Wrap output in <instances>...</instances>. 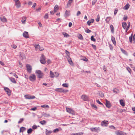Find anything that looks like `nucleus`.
<instances>
[{"instance_id":"nucleus-1","label":"nucleus","mask_w":135,"mask_h":135,"mask_svg":"<svg viewBox=\"0 0 135 135\" xmlns=\"http://www.w3.org/2000/svg\"><path fill=\"white\" fill-rule=\"evenodd\" d=\"M55 90L60 93H66L68 91V90H65L62 88H56L55 89Z\"/></svg>"},{"instance_id":"nucleus-2","label":"nucleus","mask_w":135,"mask_h":135,"mask_svg":"<svg viewBox=\"0 0 135 135\" xmlns=\"http://www.w3.org/2000/svg\"><path fill=\"white\" fill-rule=\"evenodd\" d=\"M36 73L38 74L37 76L38 78H42L43 75V73L39 70H36Z\"/></svg>"},{"instance_id":"nucleus-3","label":"nucleus","mask_w":135,"mask_h":135,"mask_svg":"<svg viewBox=\"0 0 135 135\" xmlns=\"http://www.w3.org/2000/svg\"><path fill=\"white\" fill-rule=\"evenodd\" d=\"M40 62L43 64H44L45 63L46 61H45V58L44 55L41 54V56L40 57Z\"/></svg>"},{"instance_id":"nucleus-4","label":"nucleus","mask_w":135,"mask_h":135,"mask_svg":"<svg viewBox=\"0 0 135 135\" xmlns=\"http://www.w3.org/2000/svg\"><path fill=\"white\" fill-rule=\"evenodd\" d=\"M116 135H127L126 133L120 131H117L115 132Z\"/></svg>"},{"instance_id":"nucleus-5","label":"nucleus","mask_w":135,"mask_h":135,"mask_svg":"<svg viewBox=\"0 0 135 135\" xmlns=\"http://www.w3.org/2000/svg\"><path fill=\"white\" fill-rule=\"evenodd\" d=\"M36 78V76L34 74H32L30 76L29 79L31 81H33L35 80Z\"/></svg>"},{"instance_id":"nucleus-6","label":"nucleus","mask_w":135,"mask_h":135,"mask_svg":"<svg viewBox=\"0 0 135 135\" xmlns=\"http://www.w3.org/2000/svg\"><path fill=\"white\" fill-rule=\"evenodd\" d=\"M81 98L84 101H88L89 100L88 97L85 95H82L81 97Z\"/></svg>"},{"instance_id":"nucleus-7","label":"nucleus","mask_w":135,"mask_h":135,"mask_svg":"<svg viewBox=\"0 0 135 135\" xmlns=\"http://www.w3.org/2000/svg\"><path fill=\"white\" fill-rule=\"evenodd\" d=\"M66 109L67 112L69 113L72 114H74L75 113L74 111L69 108H66Z\"/></svg>"},{"instance_id":"nucleus-8","label":"nucleus","mask_w":135,"mask_h":135,"mask_svg":"<svg viewBox=\"0 0 135 135\" xmlns=\"http://www.w3.org/2000/svg\"><path fill=\"white\" fill-rule=\"evenodd\" d=\"M25 98L27 99H32L35 98V96L33 95H26L25 96Z\"/></svg>"},{"instance_id":"nucleus-9","label":"nucleus","mask_w":135,"mask_h":135,"mask_svg":"<svg viewBox=\"0 0 135 135\" xmlns=\"http://www.w3.org/2000/svg\"><path fill=\"white\" fill-rule=\"evenodd\" d=\"M27 71L29 73L31 72V70L32 69L31 66L28 64L26 65Z\"/></svg>"},{"instance_id":"nucleus-10","label":"nucleus","mask_w":135,"mask_h":135,"mask_svg":"<svg viewBox=\"0 0 135 135\" xmlns=\"http://www.w3.org/2000/svg\"><path fill=\"white\" fill-rule=\"evenodd\" d=\"M67 58L69 64L71 65H73V62L70 57L68 55V57H67Z\"/></svg>"},{"instance_id":"nucleus-11","label":"nucleus","mask_w":135,"mask_h":135,"mask_svg":"<svg viewBox=\"0 0 135 135\" xmlns=\"http://www.w3.org/2000/svg\"><path fill=\"white\" fill-rule=\"evenodd\" d=\"M108 121L104 120L102 121L101 123V125L103 126H107L108 125Z\"/></svg>"},{"instance_id":"nucleus-12","label":"nucleus","mask_w":135,"mask_h":135,"mask_svg":"<svg viewBox=\"0 0 135 135\" xmlns=\"http://www.w3.org/2000/svg\"><path fill=\"white\" fill-rule=\"evenodd\" d=\"M4 89L6 92H7V94L8 95H10L11 94V92L9 88L7 87H4Z\"/></svg>"},{"instance_id":"nucleus-13","label":"nucleus","mask_w":135,"mask_h":135,"mask_svg":"<svg viewBox=\"0 0 135 135\" xmlns=\"http://www.w3.org/2000/svg\"><path fill=\"white\" fill-rule=\"evenodd\" d=\"M23 36L26 38H29V35L28 32H27L25 31L23 33Z\"/></svg>"},{"instance_id":"nucleus-14","label":"nucleus","mask_w":135,"mask_h":135,"mask_svg":"<svg viewBox=\"0 0 135 135\" xmlns=\"http://www.w3.org/2000/svg\"><path fill=\"white\" fill-rule=\"evenodd\" d=\"M105 105L107 107L109 108L111 107L110 103V102L107 100H105Z\"/></svg>"},{"instance_id":"nucleus-15","label":"nucleus","mask_w":135,"mask_h":135,"mask_svg":"<svg viewBox=\"0 0 135 135\" xmlns=\"http://www.w3.org/2000/svg\"><path fill=\"white\" fill-rule=\"evenodd\" d=\"M50 77L51 78H54V77H55L54 73H53L51 70L50 71Z\"/></svg>"},{"instance_id":"nucleus-16","label":"nucleus","mask_w":135,"mask_h":135,"mask_svg":"<svg viewBox=\"0 0 135 135\" xmlns=\"http://www.w3.org/2000/svg\"><path fill=\"white\" fill-rule=\"evenodd\" d=\"M35 47L36 49H39L40 51H42L44 50L43 48V47H40L39 45H36L35 46Z\"/></svg>"},{"instance_id":"nucleus-17","label":"nucleus","mask_w":135,"mask_h":135,"mask_svg":"<svg viewBox=\"0 0 135 135\" xmlns=\"http://www.w3.org/2000/svg\"><path fill=\"white\" fill-rule=\"evenodd\" d=\"M0 19L2 22H7V20L4 16L1 17Z\"/></svg>"},{"instance_id":"nucleus-18","label":"nucleus","mask_w":135,"mask_h":135,"mask_svg":"<svg viewBox=\"0 0 135 135\" xmlns=\"http://www.w3.org/2000/svg\"><path fill=\"white\" fill-rule=\"evenodd\" d=\"M70 14V11L68 10H66L65 13V16L67 17L69 16Z\"/></svg>"},{"instance_id":"nucleus-19","label":"nucleus","mask_w":135,"mask_h":135,"mask_svg":"<svg viewBox=\"0 0 135 135\" xmlns=\"http://www.w3.org/2000/svg\"><path fill=\"white\" fill-rule=\"evenodd\" d=\"M94 21V20L93 19H91V20L88 21L87 22V24L89 25H90L91 23H93Z\"/></svg>"},{"instance_id":"nucleus-20","label":"nucleus","mask_w":135,"mask_h":135,"mask_svg":"<svg viewBox=\"0 0 135 135\" xmlns=\"http://www.w3.org/2000/svg\"><path fill=\"white\" fill-rule=\"evenodd\" d=\"M9 79L12 83H16V81L15 79L14 78L12 77H10L9 78Z\"/></svg>"},{"instance_id":"nucleus-21","label":"nucleus","mask_w":135,"mask_h":135,"mask_svg":"<svg viewBox=\"0 0 135 135\" xmlns=\"http://www.w3.org/2000/svg\"><path fill=\"white\" fill-rule=\"evenodd\" d=\"M26 20V17L25 16L23 17L21 20V22L22 23L24 24L25 23V21Z\"/></svg>"},{"instance_id":"nucleus-22","label":"nucleus","mask_w":135,"mask_h":135,"mask_svg":"<svg viewBox=\"0 0 135 135\" xmlns=\"http://www.w3.org/2000/svg\"><path fill=\"white\" fill-rule=\"evenodd\" d=\"M45 132L46 135H49L52 133V131L51 130H48L47 129H46Z\"/></svg>"},{"instance_id":"nucleus-23","label":"nucleus","mask_w":135,"mask_h":135,"mask_svg":"<svg viewBox=\"0 0 135 135\" xmlns=\"http://www.w3.org/2000/svg\"><path fill=\"white\" fill-rule=\"evenodd\" d=\"M111 40L113 43V44L114 45H115L116 42L115 40V38L114 37L112 36L111 37Z\"/></svg>"},{"instance_id":"nucleus-24","label":"nucleus","mask_w":135,"mask_h":135,"mask_svg":"<svg viewBox=\"0 0 135 135\" xmlns=\"http://www.w3.org/2000/svg\"><path fill=\"white\" fill-rule=\"evenodd\" d=\"M127 23L126 22H123L122 23V26L123 28L125 29L126 28Z\"/></svg>"},{"instance_id":"nucleus-25","label":"nucleus","mask_w":135,"mask_h":135,"mask_svg":"<svg viewBox=\"0 0 135 135\" xmlns=\"http://www.w3.org/2000/svg\"><path fill=\"white\" fill-rule=\"evenodd\" d=\"M20 57L22 58V59H25L26 58L25 55L21 53L20 54Z\"/></svg>"},{"instance_id":"nucleus-26","label":"nucleus","mask_w":135,"mask_h":135,"mask_svg":"<svg viewBox=\"0 0 135 135\" xmlns=\"http://www.w3.org/2000/svg\"><path fill=\"white\" fill-rule=\"evenodd\" d=\"M120 105L123 107H124L125 105L124 102L122 99L120 100Z\"/></svg>"},{"instance_id":"nucleus-27","label":"nucleus","mask_w":135,"mask_h":135,"mask_svg":"<svg viewBox=\"0 0 135 135\" xmlns=\"http://www.w3.org/2000/svg\"><path fill=\"white\" fill-rule=\"evenodd\" d=\"M15 5L17 8H19L21 6V4L20 2H16Z\"/></svg>"},{"instance_id":"nucleus-28","label":"nucleus","mask_w":135,"mask_h":135,"mask_svg":"<svg viewBox=\"0 0 135 135\" xmlns=\"http://www.w3.org/2000/svg\"><path fill=\"white\" fill-rule=\"evenodd\" d=\"M62 34L64 36V37H67L69 36V35L67 33L65 32H63Z\"/></svg>"},{"instance_id":"nucleus-29","label":"nucleus","mask_w":135,"mask_h":135,"mask_svg":"<svg viewBox=\"0 0 135 135\" xmlns=\"http://www.w3.org/2000/svg\"><path fill=\"white\" fill-rule=\"evenodd\" d=\"M129 7V5L128 4H127L124 7V9L126 10L128 9Z\"/></svg>"},{"instance_id":"nucleus-30","label":"nucleus","mask_w":135,"mask_h":135,"mask_svg":"<svg viewBox=\"0 0 135 135\" xmlns=\"http://www.w3.org/2000/svg\"><path fill=\"white\" fill-rule=\"evenodd\" d=\"M111 19V18L110 17H107L105 19V21L107 23H108Z\"/></svg>"},{"instance_id":"nucleus-31","label":"nucleus","mask_w":135,"mask_h":135,"mask_svg":"<svg viewBox=\"0 0 135 135\" xmlns=\"http://www.w3.org/2000/svg\"><path fill=\"white\" fill-rule=\"evenodd\" d=\"M58 6L57 5H56L54 7V12H56L58 9Z\"/></svg>"},{"instance_id":"nucleus-32","label":"nucleus","mask_w":135,"mask_h":135,"mask_svg":"<svg viewBox=\"0 0 135 135\" xmlns=\"http://www.w3.org/2000/svg\"><path fill=\"white\" fill-rule=\"evenodd\" d=\"M120 50L124 54L127 55V52L125 51L122 48H121Z\"/></svg>"},{"instance_id":"nucleus-33","label":"nucleus","mask_w":135,"mask_h":135,"mask_svg":"<svg viewBox=\"0 0 135 135\" xmlns=\"http://www.w3.org/2000/svg\"><path fill=\"white\" fill-rule=\"evenodd\" d=\"M40 123L42 125H44L46 124V122L45 120L40 121Z\"/></svg>"},{"instance_id":"nucleus-34","label":"nucleus","mask_w":135,"mask_h":135,"mask_svg":"<svg viewBox=\"0 0 135 135\" xmlns=\"http://www.w3.org/2000/svg\"><path fill=\"white\" fill-rule=\"evenodd\" d=\"M113 92L116 93H117L119 92V90L118 89L115 88L113 90Z\"/></svg>"},{"instance_id":"nucleus-35","label":"nucleus","mask_w":135,"mask_h":135,"mask_svg":"<svg viewBox=\"0 0 135 135\" xmlns=\"http://www.w3.org/2000/svg\"><path fill=\"white\" fill-rule=\"evenodd\" d=\"M41 107L45 108H49V106L48 105H41Z\"/></svg>"},{"instance_id":"nucleus-36","label":"nucleus","mask_w":135,"mask_h":135,"mask_svg":"<svg viewBox=\"0 0 135 135\" xmlns=\"http://www.w3.org/2000/svg\"><path fill=\"white\" fill-rule=\"evenodd\" d=\"M110 28L111 30V32L113 33L114 32V30L113 25H111L110 26Z\"/></svg>"},{"instance_id":"nucleus-37","label":"nucleus","mask_w":135,"mask_h":135,"mask_svg":"<svg viewBox=\"0 0 135 135\" xmlns=\"http://www.w3.org/2000/svg\"><path fill=\"white\" fill-rule=\"evenodd\" d=\"M99 95L101 97H104V94L101 91H100L99 93Z\"/></svg>"},{"instance_id":"nucleus-38","label":"nucleus","mask_w":135,"mask_h":135,"mask_svg":"<svg viewBox=\"0 0 135 135\" xmlns=\"http://www.w3.org/2000/svg\"><path fill=\"white\" fill-rule=\"evenodd\" d=\"M26 130V128L23 127H22L20 128V131L21 132H23V131H25Z\"/></svg>"},{"instance_id":"nucleus-39","label":"nucleus","mask_w":135,"mask_h":135,"mask_svg":"<svg viewBox=\"0 0 135 135\" xmlns=\"http://www.w3.org/2000/svg\"><path fill=\"white\" fill-rule=\"evenodd\" d=\"M132 34H131V36L129 37V41L130 42L132 43Z\"/></svg>"},{"instance_id":"nucleus-40","label":"nucleus","mask_w":135,"mask_h":135,"mask_svg":"<svg viewBox=\"0 0 135 135\" xmlns=\"http://www.w3.org/2000/svg\"><path fill=\"white\" fill-rule=\"evenodd\" d=\"M32 130L31 128L29 129L27 131V132L28 134L31 133L32 132Z\"/></svg>"},{"instance_id":"nucleus-41","label":"nucleus","mask_w":135,"mask_h":135,"mask_svg":"<svg viewBox=\"0 0 135 135\" xmlns=\"http://www.w3.org/2000/svg\"><path fill=\"white\" fill-rule=\"evenodd\" d=\"M91 40L94 42H95L96 41V39L94 38V36H92L90 38Z\"/></svg>"},{"instance_id":"nucleus-42","label":"nucleus","mask_w":135,"mask_h":135,"mask_svg":"<svg viewBox=\"0 0 135 135\" xmlns=\"http://www.w3.org/2000/svg\"><path fill=\"white\" fill-rule=\"evenodd\" d=\"M72 1H71V0H69V1H68L67 5L68 6H70V5L72 3Z\"/></svg>"},{"instance_id":"nucleus-43","label":"nucleus","mask_w":135,"mask_h":135,"mask_svg":"<svg viewBox=\"0 0 135 135\" xmlns=\"http://www.w3.org/2000/svg\"><path fill=\"white\" fill-rule=\"evenodd\" d=\"M78 38L80 40H83V38L82 35L80 34H79L78 36Z\"/></svg>"},{"instance_id":"nucleus-44","label":"nucleus","mask_w":135,"mask_h":135,"mask_svg":"<svg viewBox=\"0 0 135 135\" xmlns=\"http://www.w3.org/2000/svg\"><path fill=\"white\" fill-rule=\"evenodd\" d=\"M54 73L55 76V78H56L58 77L59 75V73L57 72H55Z\"/></svg>"},{"instance_id":"nucleus-45","label":"nucleus","mask_w":135,"mask_h":135,"mask_svg":"<svg viewBox=\"0 0 135 135\" xmlns=\"http://www.w3.org/2000/svg\"><path fill=\"white\" fill-rule=\"evenodd\" d=\"M85 32L87 33H90L91 31L89 30L88 28L85 30Z\"/></svg>"},{"instance_id":"nucleus-46","label":"nucleus","mask_w":135,"mask_h":135,"mask_svg":"<svg viewBox=\"0 0 135 135\" xmlns=\"http://www.w3.org/2000/svg\"><path fill=\"white\" fill-rule=\"evenodd\" d=\"M62 86L63 87L67 88L68 87V84L66 83H64L62 84Z\"/></svg>"},{"instance_id":"nucleus-47","label":"nucleus","mask_w":135,"mask_h":135,"mask_svg":"<svg viewBox=\"0 0 135 135\" xmlns=\"http://www.w3.org/2000/svg\"><path fill=\"white\" fill-rule=\"evenodd\" d=\"M59 129L58 128H56L53 131V132L54 133H56L59 132Z\"/></svg>"},{"instance_id":"nucleus-48","label":"nucleus","mask_w":135,"mask_h":135,"mask_svg":"<svg viewBox=\"0 0 135 135\" xmlns=\"http://www.w3.org/2000/svg\"><path fill=\"white\" fill-rule=\"evenodd\" d=\"M109 127L112 129H116L113 126H109Z\"/></svg>"},{"instance_id":"nucleus-49","label":"nucleus","mask_w":135,"mask_h":135,"mask_svg":"<svg viewBox=\"0 0 135 135\" xmlns=\"http://www.w3.org/2000/svg\"><path fill=\"white\" fill-rule=\"evenodd\" d=\"M44 18L46 19H48V15L47 13L45 14Z\"/></svg>"},{"instance_id":"nucleus-50","label":"nucleus","mask_w":135,"mask_h":135,"mask_svg":"<svg viewBox=\"0 0 135 135\" xmlns=\"http://www.w3.org/2000/svg\"><path fill=\"white\" fill-rule=\"evenodd\" d=\"M44 117H49L50 116L49 114L46 113L44 114Z\"/></svg>"},{"instance_id":"nucleus-51","label":"nucleus","mask_w":135,"mask_h":135,"mask_svg":"<svg viewBox=\"0 0 135 135\" xmlns=\"http://www.w3.org/2000/svg\"><path fill=\"white\" fill-rule=\"evenodd\" d=\"M90 129H91V130L92 131H95L97 130V128H91Z\"/></svg>"},{"instance_id":"nucleus-52","label":"nucleus","mask_w":135,"mask_h":135,"mask_svg":"<svg viewBox=\"0 0 135 135\" xmlns=\"http://www.w3.org/2000/svg\"><path fill=\"white\" fill-rule=\"evenodd\" d=\"M126 69L128 71V72L130 73H131V69L130 68L128 67H127L126 68Z\"/></svg>"},{"instance_id":"nucleus-53","label":"nucleus","mask_w":135,"mask_h":135,"mask_svg":"<svg viewBox=\"0 0 135 135\" xmlns=\"http://www.w3.org/2000/svg\"><path fill=\"white\" fill-rule=\"evenodd\" d=\"M118 9L117 8H116L114 10V14L115 15L116 14L117 12H118Z\"/></svg>"},{"instance_id":"nucleus-54","label":"nucleus","mask_w":135,"mask_h":135,"mask_svg":"<svg viewBox=\"0 0 135 135\" xmlns=\"http://www.w3.org/2000/svg\"><path fill=\"white\" fill-rule=\"evenodd\" d=\"M81 60L86 61H87L88 60V59L85 57H83Z\"/></svg>"},{"instance_id":"nucleus-55","label":"nucleus","mask_w":135,"mask_h":135,"mask_svg":"<svg viewBox=\"0 0 135 135\" xmlns=\"http://www.w3.org/2000/svg\"><path fill=\"white\" fill-rule=\"evenodd\" d=\"M127 16H126L124 15L123 17V20L124 21H126L127 19Z\"/></svg>"},{"instance_id":"nucleus-56","label":"nucleus","mask_w":135,"mask_h":135,"mask_svg":"<svg viewBox=\"0 0 135 135\" xmlns=\"http://www.w3.org/2000/svg\"><path fill=\"white\" fill-rule=\"evenodd\" d=\"M11 47L14 49H16L17 46L13 44L11 45Z\"/></svg>"},{"instance_id":"nucleus-57","label":"nucleus","mask_w":135,"mask_h":135,"mask_svg":"<svg viewBox=\"0 0 135 135\" xmlns=\"http://www.w3.org/2000/svg\"><path fill=\"white\" fill-rule=\"evenodd\" d=\"M97 0H93L92 3V5H94L97 2Z\"/></svg>"},{"instance_id":"nucleus-58","label":"nucleus","mask_w":135,"mask_h":135,"mask_svg":"<svg viewBox=\"0 0 135 135\" xmlns=\"http://www.w3.org/2000/svg\"><path fill=\"white\" fill-rule=\"evenodd\" d=\"M23 118H21L20 119V120L18 122V123H21L23 120Z\"/></svg>"},{"instance_id":"nucleus-59","label":"nucleus","mask_w":135,"mask_h":135,"mask_svg":"<svg viewBox=\"0 0 135 135\" xmlns=\"http://www.w3.org/2000/svg\"><path fill=\"white\" fill-rule=\"evenodd\" d=\"M123 111H125V110L120 109L118 110V111L119 112L121 113V112H122Z\"/></svg>"},{"instance_id":"nucleus-60","label":"nucleus","mask_w":135,"mask_h":135,"mask_svg":"<svg viewBox=\"0 0 135 135\" xmlns=\"http://www.w3.org/2000/svg\"><path fill=\"white\" fill-rule=\"evenodd\" d=\"M13 75L16 78H18V76L16 74H15V73H13Z\"/></svg>"},{"instance_id":"nucleus-61","label":"nucleus","mask_w":135,"mask_h":135,"mask_svg":"<svg viewBox=\"0 0 135 135\" xmlns=\"http://www.w3.org/2000/svg\"><path fill=\"white\" fill-rule=\"evenodd\" d=\"M81 13L79 11H78L77 12V13L76 15L77 16H78L80 14H81Z\"/></svg>"},{"instance_id":"nucleus-62","label":"nucleus","mask_w":135,"mask_h":135,"mask_svg":"<svg viewBox=\"0 0 135 135\" xmlns=\"http://www.w3.org/2000/svg\"><path fill=\"white\" fill-rule=\"evenodd\" d=\"M133 41L134 43L135 42V34H134L133 37Z\"/></svg>"},{"instance_id":"nucleus-63","label":"nucleus","mask_w":135,"mask_h":135,"mask_svg":"<svg viewBox=\"0 0 135 135\" xmlns=\"http://www.w3.org/2000/svg\"><path fill=\"white\" fill-rule=\"evenodd\" d=\"M132 110L134 111V113L135 114V107H133L132 108Z\"/></svg>"},{"instance_id":"nucleus-64","label":"nucleus","mask_w":135,"mask_h":135,"mask_svg":"<svg viewBox=\"0 0 135 135\" xmlns=\"http://www.w3.org/2000/svg\"><path fill=\"white\" fill-rule=\"evenodd\" d=\"M79 134L78 133H72L70 135H79Z\"/></svg>"}]
</instances>
